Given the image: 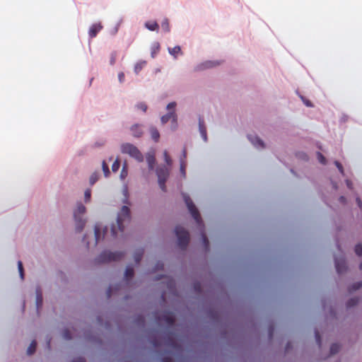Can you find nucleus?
<instances>
[{
  "mask_svg": "<svg viewBox=\"0 0 362 362\" xmlns=\"http://www.w3.org/2000/svg\"><path fill=\"white\" fill-rule=\"evenodd\" d=\"M130 220V210L128 206H124L118 214L117 218V225H112L111 228L112 235L115 238L117 235V230L123 232L124 229V223Z\"/></svg>",
  "mask_w": 362,
  "mask_h": 362,
  "instance_id": "nucleus-1",
  "label": "nucleus"
},
{
  "mask_svg": "<svg viewBox=\"0 0 362 362\" xmlns=\"http://www.w3.org/2000/svg\"><path fill=\"white\" fill-rule=\"evenodd\" d=\"M86 212V207L81 203L77 204L76 209L74 211V217L76 222V230L77 232H81L83 229L86 221L82 218V216Z\"/></svg>",
  "mask_w": 362,
  "mask_h": 362,
  "instance_id": "nucleus-2",
  "label": "nucleus"
},
{
  "mask_svg": "<svg viewBox=\"0 0 362 362\" xmlns=\"http://www.w3.org/2000/svg\"><path fill=\"white\" fill-rule=\"evenodd\" d=\"M175 231L177 238L178 246L182 250L185 249L189 240V233L181 226H176Z\"/></svg>",
  "mask_w": 362,
  "mask_h": 362,
  "instance_id": "nucleus-3",
  "label": "nucleus"
},
{
  "mask_svg": "<svg viewBox=\"0 0 362 362\" xmlns=\"http://www.w3.org/2000/svg\"><path fill=\"white\" fill-rule=\"evenodd\" d=\"M121 151L123 153L129 155L139 162L143 161L144 157L140 151L132 144L126 143L121 146Z\"/></svg>",
  "mask_w": 362,
  "mask_h": 362,
  "instance_id": "nucleus-4",
  "label": "nucleus"
},
{
  "mask_svg": "<svg viewBox=\"0 0 362 362\" xmlns=\"http://www.w3.org/2000/svg\"><path fill=\"white\" fill-rule=\"evenodd\" d=\"M124 256L122 252H112L110 251L103 252L97 258L99 263H107L112 261H117L121 259Z\"/></svg>",
  "mask_w": 362,
  "mask_h": 362,
  "instance_id": "nucleus-5",
  "label": "nucleus"
},
{
  "mask_svg": "<svg viewBox=\"0 0 362 362\" xmlns=\"http://www.w3.org/2000/svg\"><path fill=\"white\" fill-rule=\"evenodd\" d=\"M184 200L187 206L189 211L190 212L192 216L194 219V221L199 225L202 224V221L199 212L195 205L194 204L191 198L187 195H184Z\"/></svg>",
  "mask_w": 362,
  "mask_h": 362,
  "instance_id": "nucleus-6",
  "label": "nucleus"
},
{
  "mask_svg": "<svg viewBox=\"0 0 362 362\" xmlns=\"http://www.w3.org/2000/svg\"><path fill=\"white\" fill-rule=\"evenodd\" d=\"M156 175L158 176V184L163 191H165V182L169 175V170L165 166L159 167L156 170Z\"/></svg>",
  "mask_w": 362,
  "mask_h": 362,
  "instance_id": "nucleus-7",
  "label": "nucleus"
},
{
  "mask_svg": "<svg viewBox=\"0 0 362 362\" xmlns=\"http://www.w3.org/2000/svg\"><path fill=\"white\" fill-rule=\"evenodd\" d=\"M175 106H176V103H175V102L170 103L167 105V109L168 110H172V111H170L168 114L163 115L161 117V122L163 124H165L170 119H172L173 122L176 124V123H177V115H176V114L175 112Z\"/></svg>",
  "mask_w": 362,
  "mask_h": 362,
  "instance_id": "nucleus-8",
  "label": "nucleus"
},
{
  "mask_svg": "<svg viewBox=\"0 0 362 362\" xmlns=\"http://www.w3.org/2000/svg\"><path fill=\"white\" fill-rule=\"evenodd\" d=\"M335 267L337 273H344L347 269L345 259L344 257L335 258Z\"/></svg>",
  "mask_w": 362,
  "mask_h": 362,
  "instance_id": "nucleus-9",
  "label": "nucleus"
},
{
  "mask_svg": "<svg viewBox=\"0 0 362 362\" xmlns=\"http://www.w3.org/2000/svg\"><path fill=\"white\" fill-rule=\"evenodd\" d=\"M103 29V25L100 23L93 24L88 30V35L90 38L96 37L97 34Z\"/></svg>",
  "mask_w": 362,
  "mask_h": 362,
  "instance_id": "nucleus-10",
  "label": "nucleus"
},
{
  "mask_svg": "<svg viewBox=\"0 0 362 362\" xmlns=\"http://www.w3.org/2000/svg\"><path fill=\"white\" fill-rule=\"evenodd\" d=\"M159 320L164 321L168 325L172 326L175 323V316L172 313H166L163 315Z\"/></svg>",
  "mask_w": 362,
  "mask_h": 362,
  "instance_id": "nucleus-11",
  "label": "nucleus"
},
{
  "mask_svg": "<svg viewBox=\"0 0 362 362\" xmlns=\"http://www.w3.org/2000/svg\"><path fill=\"white\" fill-rule=\"evenodd\" d=\"M199 129L202 137L206 141L207 140L206 129L204 124V119L202 117L199 118Z\"/></svg>",
  "mask_w": 362,
  "mask_h": 362,
  "instance_id": "nucleus-12",
  "label": "nucleus"
},
{
  "mask_svg": "<svg viewBox=\"0 0 362 362\" xmlns=\"http://www.w3.org/2000/svg\"><path fill=\"white\" fill-rule=\"evenodd\" d=\"M131 132L134 137H140L143 134L141 126L139 124L133 125L131 127Z\"/></svg>",
  "mask_w": 362,
  "mask_h": 362,
  "instance_id": "nucleus-13",
  "label": "nucleus"
},
{
  "mask_svg": "<svg viewBox=\"0 0 362 362\" xmlns=\"http://www.w3.org/2000/svg\"><path fill=\"white\" fill-rule=\"evenodd\" d=\"M145 27L151 31H158L159 28L156 21H147L145 23Z\"/></svg>",
  "mask_w": 362,
  "mask_h": 362,
  "instance_id": "nucleus-14",
  "label": "nucleus"
},
{
  "mask_svg": "<svg viewBox=\"0 0 362 362\" xmlns=\"http://www.w3.org/2000/svg\"><path fill=\"white\" fill-rule=\"evenodd\" d=\"M250 139H251V141L252 143L257 147V148H264V142L262 141V140H261L258 137H255L254 138V139H252L250 137L249 138Z\"/></svg>",
  "mask_w": 362,
  "mask_h": 362,
  "instance_id": "nucleus-15",
  "label": "nucleus"
},
{
  "mask_svg": "<svg viewBox=\"0 0 362 362\" xmlns=\"http://www.w3.org/2000/svg\"><path fill=\"white\" fill-rule=\"evenodd\" d=\"M146 160L150 170H153L156 163V158L153 156L149 155L146 157Z\"/></svg>",
  "mask_w": 362,
  "mask_h": 362,
  "instance_id": "nucleus-16",
  "label": "nucleus"
},
{
  "mask_svg": "<svg viewBox=\"0 0 362 362\" xmlns=\"http://www.w3.org/2000/svg\"><path fill=\"white\" fill-rule=\"evenodd\" d=\"M134 269L132 267H127L125 270V278L129 280L131 279L134 276Z\"/></svg>",
  "mask_w": 362,
  "mask_h": 362,
  "instance_id": "nucleus-17",
  "label": "nucleus"
},
{
  "mask_svg": "<svg viewBox=\"0 0 362 362\" xmlns=\"http://www.w3.org/2000/svg\"><path fill=\"white\" fill-rule=\"evenodd\" d=\"M36 346H37V343L35 340H33L30 344L29 345L28 349H27V353L28 355H32L33 354L35 353V350H36Z\"/></svg>",
  "mask_w": 362,
  "mask_h": 362,
  "instance_id": "nucleus-18",
  "label": "nucleus"
},
{
  "mask_svg": "<svg viewBox=\"0 0 362 362\" xmlns=\"http://www.w3.org/2000/svg\"><path fill=\"white\" fill-rule=\"evenodd\" d=\"M161 28L162 30L165 32V33H168L170 32V24H169V21H168V19L167 18H165L162 23H161Z\"/></svg>",
  "mask_w": 362,
  "mask_h": 362,
  "instance_id": "nucleus-19",
  "label": "nucleus"
},
{
  "mask_svg": "<svg viewBox=\"0 0 362 362\" xmlns=\"http://www.w3.org/2000/svg\"><path fill=\"white\" fill-rule=\"evenodd\" d=\"M151 137L152 139L155 141H158L159 138H160V134L158 132V131L157 130L156 128H151Z\"/></svg>",
  "mask_w": 362,
  "mask_h": 362,
  "instance_id": "nucleus-20",
  "label": "nucleus"
},
{
  "mask_svg": "<svg viewBox=\"0 0 362 362\" xmlns=\"http://www.w3.org/2000/svg\"><path fill=\"white\" fill-rule=\"evenodd\" d=\"M218 64H219V63L218 62L207 61V62H204L202 66L204 67V69H209V68H212L214 66H216Z\"/></svg>",
  "mask_w": 362,
  "mask_h": 362,
  "instance_id": "nucleus-21",
  "label": "nucleus"
},
{
  "mask_svg": "<svg viewBox=\"0 0 362 362\" xmlns=\"http://www.w3.org/2000/svg\"><path fill=\"white\" fill-rule=\"evenodd\" d=\"M100 232H101V229H100V226H95L94 228L95 244H98V243L99 242V240L100 238Z\"/></svg>",
  "mask_w": 362,
  "mask_h": 362,
  "instance_id": "nucleus-22",
  "label": "nucleus"
},
{
  "mask_svg": "<svg viewBox=\"0 0 362 362\" xmlns=\"http://www.w3.org/2000/svg\"><path fill=\"white\" fill-rule=\"evenodd\" d=\"M144 254L143 250H139L134 254V260L136 263H139Z\"/></svg>",
  "mask_w": 362,
  "mask_h": 362,
  "instance_id": "nucleus-23",
  "label": "nucleus"
},
{
  "mask_svg": "<svg viewBox=\"0 0 362 362\" xmlns=\"http://www.w3.org/2000/svg\"><path fill=\"white\" fill-rule=\"evenodd\" d=\"M169 52L170 54L176 57V55L181 52V48L180 46H175L173 48L169 49Z\"/></svg>",
  "mask_w": 362,
  "mask_h": 362,
  "instance_id": "nucleus-24",
  "label": "nucleus"
},
{
  "mask_svg": "<svg viewBox=\"0 0 362 362\" xmlns=\"http://www.w3.org/2000/svg\"><path fill=\"white\" fill-rule=\"evenodd\" d=\"M42 293L40 291L37 290V296H36V304L37 309L40 306L42 305Z\"/></svg>",
  "mask_w": 362,
  "mask_h": 362,
  "instance_id": "nucleus-25",
  "label": "nucleus"
},
{
  "mask_svg": "<svg viewBox=\"0 0 362 362\" xmlns=\"http://www.w3.org/2000/svg\"><path fill=\"white\" fill-rule=\"evenodd\" d=\"M358 303V298H352L349 299L346 303V307L347 308H351L354 305H357Z\"/></svg>",
  "mask_w": 362,
  "mask_h": 362,
  "instance_id": "nucleus-26",
  "label": "nucleus"
},
{
  "mask_svg": "<svg viewBox=\"0 0 362 362\" xmlns=\"http://www.w3.org/2000/svg\"><path fill=\"white\" fill-rule=\"evenodd\" d=\"M340 346L338 344H332L330 346V354L334 355L339 352Z\"/></svg>",
  "mask_w": 362,
  "mask_h": 362,
  "instance_id": "nucleus-27",
  "label": "nucleus"
},
{
  "mask_svg": "<svg viewBox=\"0 0 362 362\" xmlns=\"http://www.w3.org/2000/svg\"><path fill=\"white\" fill-rule=\"evenodd\" d=\"M18 268L20 276H21V279H24V269H23V263L21 261L18 262Z\"/></svg>",
  "mask_w": 362,
  "mask_h": 362,
  "instance_id": "nucleus-28",
  "label": "nucleus"
},
{
  "mask_svg": "<svg viewBox=\"0 0 362 362\" xmlns=\"http://www.w3.org/2000/svg\"><path fill=\"white\" fill-rule=\"evenodd\" d=\"M163 156H164V160L165 161V163H167V165H172V160L168 153L167 151H165L163 152Z\"/></svg>",
  "mask_w": 362,
  "mask_h": 362,
  "instance_id": "nucleus-29",
  "label": "nucleus"
},
{
  "mask_svg": "<svg viewBox=\"0 0 362 362\" xmlns=\"http://www.w3.org/2000/svg\"><path fill=\"white\" fill-rule=\"evenodd\" d=\"M120 167V162L118 159H116L115 162L112 165V170L113 172H117Z\"/></svg>",
  "mask_w": 362,
  "mask_h": 362,
  "instance_id": "nucleus-30",
  "label": "nucleus"
},
{
  "mask_svg": "<svg viewBox=\"0 0 362 362\" xmlns=\"http://www.w3.org/2000/svg\"><path fill=\"white\" fill-rule=\"evenodd\" d=\"M98 180V174L97 173H93L90 177V184L94 185Z\"/></svg>",
  "mask_w": 362,
  "mask_h": 362,
  "instance_id": "nucleus-31",
  "label": "nucleus"
},
{
  "mask_svg": "<svg viewBox=\"0 0 362 362\" xmlns=\"http://www.w3.org/2000/svg\"><path fill=\"white\" fill-rule=\"evenodd\" d=\"M145 64V62L137 63L134 66V71L138 74L143 69Z\"/></svg>",
  "mask_w": 362,
  "mask_h": 362,
  "instance_id": "nucleus-32",
  "label": "nucleus"
},
{
  "mask_svg": "<svg viewBox=\"0 0 362 362\" xmlns=\"http://www.w3.org/2000/svg\"><path fill=\"white\" fill-rule=\"evenodd\" d=\"M103 170L104 172L105 176L107 177L110 174V170L108 165H107L105 160L103 161Z\"/></svg>",
  "mask_w": 362,
  "mask_h": 362,
  "instance_id": "nucleus-33",
  "label": "nucleus"
},
{
  "mask_svg": "<svg viewBox=\"0 0 362 362\" xmlns=\"http://www.w3.org/2000/svg\"><path fill=\"white\" fill-rule=\"evenodd\" d=\"M355 252L358 256H362V245L357 244L355 246Z\"/></svg>",
  "mask_w": 362,
  "mask_h": 362,
  "instance_id": "nucleus-34",
  "label": "nucleus"
},
{
  "mask_svg": "<svg viewBox=\"0 0 362 362\" xmlns=\"http://www.w3.org/2000/svg\"><path fill=\"white\" fill-rule=\"evenodd\" d=\"M63 337L65 339H71L72 338L71 333L68 329L63 331Z\"/></svg>",
  "mask_w": 362,
  "mask_h": 362,
  "instance_id": "nucleus-35",
  "label": "nucleus"
},
{
  "mask_svg": "<svg viewBox=\"0 0 362 362\" xmlns=\"http://www.w3.org/2000/svg\"><path fill=\"white\" fill-rule=\"evenodd\" d=\"M127 176V165L124 164L123 165V168H122V172L120 174V177H122V179H124Z\"/></svg>",
  "mask_w": 362,
  "mask_h": 362,
  "instance_id": "nucleus-36",
  "label": "nucleus"
},
{
  "mask_svg": "<svg viewBox=\"0 0 362 362\" xmlns=\"http://www.w3.org/2000/svg\"><path fill=\"white\" fill-rule=\"evenodd\" d=\"M317 158H318V160L320 163H321L322 164H325L326 163V158L320 152H317Z\"/></svg>",
  "mask_w": 362,
  "mask_h": 362,
  "instance_id": "nucleus-37",
  "label": "nucleus"
},
{
  "mask_svg": "<svg viewBox=\"0 0 362 362\" xmlns=\"http://www.w3.org/2000/svg\"><path fill=\"white\" fill-rule=\"evenodd\" d=\"M90 196H91V190L88 189L85 191V193H84V197H85V202H89L90 199Z\"/></svg>",
  "mask_w": 362,
  "mask_h": 362,
  "instance_id": "nucleus-38",
  "label": "nucleus"
},
{
  "mask_svg": "<svg viewBox=\"0 0 362 362\" xmlns=\"http://www.w3.org/2000/svg\"><path fill=\"white\" fill-rule=\"evenodd\" d=\"M361 286H362V283L357 282L351 286V287L350 288V291H356V290L359 289Z\"/></svg>",
  "mask_w": 362,
  "mask_h": 362,
  "instance_id": "nucleus-39",
  "label": "nucleus"
},
{
  "mask_svg": "<svg viewBox=\"0 0 362 362\" xmlns=\"http://www.w3.org/2000/svg\"><path fill=\"white\" fill-rule=\"evenodd\" d=\"M202 240H203V242H204V244L206 248L208 249L209 245V240H208L206 234L204 233H202Z\"/></svg>",
  "mask_w": 362,
  "mask_h": 362,
  "instance_id": "nucleus-40",
  "label": "nucleus"
},
{
  "mask_svg": "<svg viewBox=\"0 0 362 362\" xmlns=\"http://www.w3.org/2000/svg\"><path fill=\"white\" fill-rule=\"evenodd\" d=\"M136 107L141 110L143 112H146L147 110V105L144 103H140L136 105Z\"/></svg>",
  "mask_w": 362,
  "mask_h": 362,
  "instance_id": "nucleus-41",
  "label": "nucleus"
},
{
  "mask_svg": "<svg viewBox=\"0 0 362 362\" xmlns=\"http://www.w3.org/2000/svg\"><path fill=\"white\" fill-rule=\"evenodd\" d=\"M315 339H316V341L317 343V344L319 345V346H321V337H320V334L319 333L318 331H315Z\"/></svg>",
  "mask_w": 362,
  "mask_h": 362,
  "instance_id": "nucleus-42",
  "label": "nucleus"
},
{
  "mask_svg": "<svg viewBox=\"0 0 362 362\" xmlns=\"http://www.w3.org/2000/svg\"><path fill=\"white\" fill-rule=\"evenodd\" d=\"M334 164H335V165L337 166V168H338L339 171L342 175H344V168H343L342 165H341L339 161H335V162H334Z\"/></svg>",
  "mask_w": 362,
  "mask_h": 362,
  "instance_id": "nucleus-43",
  "label": "nucleus"
},
{
  "mask_svg": "<svg viewBox=\"0 0 362 362\" xmlns=\"http://www.w3.org/2000/svg\"><path fill=\"white\" fill-rule=\"evenodd\" d=\"M159 49V45L157 44L155 47L153 48V50L151 52V56L152 57H154L156 53L158 52Z\"/></svg>",
  "mask_w": 362,
  "mask_h": 362,
  "instance_id": "nucleus-44",
  "label": "nucleus"
},
{
  "mask_svg": "<svg viewBox=\"0 0 362 362\" xmlns=\"http://www.w3.org/2000/svg\"><path fill=\"white\" fill-rule=\"evenodd\" d=\"M180 170L183 175L185 174V165L182 159H181L180 162Z\"/></svg>",
  "mask_w": 362,
  "mask_h": 362,
  "instance_id": "nucleus-45",
  "label": "nucleus"
},
{
  "mask_svg": "<svg viewBox=\"0 0 362 362\" xmlns=\"http://www.w3.org/2000/svg\"><path fill=\"white\" fill-rule=\"evenodd\" d=\"M118 78L120 83H122L124 80V74L123 72H120L118 74Z\"/></svg>",
  "mask_w": 362,
  "mask_h": 362,
  "instance_id": "nucleus-46",
  "label": "nucleus"
},
{
  "mask_svg": "<svg viewBox=\"0 0 362 362\" xmlns=\"http://www.w3.org/2000/svg\"><path fill=\"white\" fill-rule=\"evenodd\" d=\"M71 362H86V360L83 358L79 357L73 360Z\"/></svg>",
  "mask_w": 362,
  "mask_h": 362,
  "instance_id": "nucleus-47",
  "label": "nucleus"
},
{
  "mask_svg": "<svg viewBox=\"0 0 362 362\" xmlns=\"http://www.w3.org/2000/svg\"><path fill=\"white\" fill-rule=\"evenodd\" d=\"M356 202L359 208L362 209V201L361 200V199L358 197L356 198Z\"/></svg>",
  "mask_w": 362,
  "mask_h": 362,
  "instance_id": "nucleus-48",
  "label": "nucleus"
},
{
  "mask_svg": "<svg viewBox=\"0 0 362 362\" xmlns=\"http://www.w3.org/2000/svg\"><path fill=\"white\" fill-rule=\"evenodd\" d=\"M164 267V264L163 263L158 262L156 267L157 269H163Z\"/></svg>",
  "mask_w": 362,
  "mask_h": 362,
  "instance_id": "nucleus-49",
  "label": "nucleus"
},
{
  "mask_svg": "<svg viewBox=\"0 0 362 362\" xmlns=\"http://www.w3.org/2000/svg\"><path fill=\"white\" fill-rule=\"evenodd\" d=\"M162 362H172V359L169 357H164L162 359Z\"/></svg>",
  "mask_w": 362,
  "mask_h": 362,
  "instance_id": "nucleus-50",
  "label": "nucleus"
},
{
  "mask_svg": "<svg viewBox=\"0 0 362 362\" xmlns=\"http://www.w3.org/2000/svg\"><path fill=\"white\" fill-rule=\"evenodd\" d=\"M201 288V286L199 284H194V289L197 291H199Z\"/></svg>",
  "mask_w": 362,
  "mask_h": 362,
  "instance_id": "nucleus-51",
  "label": "nucleus"
},
{
  "mask_svg": "<svg viewBox=\"0 0 362 362\" xmlns=\"http://www.w3.org/2000/svg\"><path fill=\"white\" fill-rule=\"evenodd\" d=\"M111 293H112V288L109 287L108 290H107V296L110 297L111 296Z\"/></svg>",
  "mask_w": 362,
  "mask_h": 362,
  "instance_id": "nucleus-52",
  "label": "nucleus"
},
{
  "mask_svg": "<svg viewBox=\"0 0 362 362\" xmlns=\"http://www.w3.org/2000/svg\"><path fill=\"white\" fill-rule=\"evenodd\" d=\"M339 201L341 202V203H344L346 202V198L343 196L340 197L339 198Z\"/></svg>",
  "mask_w": 362,
  "mask_h": 362,
  "instance_id": "nucleus-53",
  "label": "nucleus"
},
{
  "mask_svg": "<svg viewBox=\"0 0 362 362\" xmlns=\"http://www.w3.org/2000/svg\"><path fill=\"white\" fill-rule=\"evenodd\" d=\"M186 156H187V152H186V150L184 149L183 150V152H182V156H183V158H186Z\"/></svg>",
  "mask_w": 362,
  "mask_h": 362,
  "instance_id": "nucleus-54",
  "label": "nucleus"
},
{
  "mask_svg": "<svg viewBox=\"0 0 362 362\" xmlns=\"http://www.w3.org/2000/svg\"><path fill=\"white\" fill-rule=\"evenodd\" d=\"M346 185L349 188H351V183L349 180H346Z\"/></svg>",
  "mask_w": 362,
  "mask_h": 362,
  "instance_id": "nucleus-55",
  "label": "nucleus"
},
{
  "mask_svg": "<svg viewBox=\"0 0 362 362\" xmlns=\"http://www.w3.org/2000/svg\"><path fill=\"white\" fill-rule=\"evenodd\" d=\"M152 343H153V346H157L158 345V344L157 341H156V340H154L153 341H152Z\"/></svg>",
  "mask_w": 362,
  "mask_h": 362,
  "instance_id": "nucleus-56",
  "label": "nucleus"
},
{
  "mask_svg": "<svg viewBox=\"0 0 362 362\" xmlns=\"http://www.w3.org/2000/svg\"><path fill=\"white\" fill-rule=\"evenodd\" d=\"M305 105H306L307 106H311V103H310V101H308H308H306V102H305Z\"/></svg>",
  "mask_w": 362,
  "mask_h": 362,
  "instance_id": "nucleus-57",
  "label": "nucleus"
},
{
  "mask_svg": "<svg viewBox=\"0 0 362 362\" xmlns=\"http://www.w3.org/2000/svg\"><path fill=\"white\" fill-rule=\"evenodd\" d=\"M114 63H115V59H114V58H112V59H111V64H114Z\"/></svg>",
  "mask_w": 362,
  "mask_h": 362,
  "instance_id": "nucleus-58",
  "label": "nucleus"
},
{
  "mask_svg": "<svg viewBox=\"0 0 362 362\" xmlns=\"http://www.w3.org/2000/svg\"><path fill=\"white\" fill-rule=\"evenodd\" d=\"M360 269L362 270V262L360 264Z\"/></svg>",
  "mask_w": 362,
  "mask_h": 362,
  "instance_id": "nucleus-59",
  "label": "nucleus"
},
{
  "mask_svg": "<svg viewBox=\"0 0 362 362\" xmlns=\"http://www.w3.org/2000/svg\"><path fill=\"white\" fill-rule=\"evenodd\" d=\"M107 230V228H105V229L104 230V232L106 233Z\"/></svg>",
  "mask_w": 362,
  "mask_h": 362,
  "instance_id": "nucleus-60",
  "label": "nucleus"
},
{
  "mask_svg": "<svg viewBox=\"0 0 362 362\" xmlns=\"http://www.w3.org/2000/svg\"><path fill=\"white\" fill-rule=\"evenodd\" d=\"M140 320L142 321V322H144V319H140Z\"/></svg>",
  "mask_w": 362,
  "mask_h": 362,
  "instance_id": "nucleus-61",
  "label": "nucleus"
}]
</instances>
